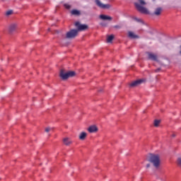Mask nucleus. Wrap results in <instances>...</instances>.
Wrapping results in <instances>:
<instances>
[{"instance_id":"39448f33","label":"nucleus","mask_w":181,"mask_h":181,"mask_svg":"<svg viewBox=\"0 0 181 181\" xmlns=\"http://www.w3.org/2000/svg\"><path fill=\"white\" fill-rule=\"evenodd\" d=\"M75 26L77 28L76 30L78 32H83L84 30H87L88 29V25L86 24H81L79 21H76L75 23Z\"/></svg>"},{"instance_id":"412c9836","label":"nucleus","mask_w":181,"mask_h":181,"mask_svg":"<svg viewBox=\"0 0 181 181\" xmlns=\"http://www.w3.org/2000/svg\"><path fill=\"white\" fill-rule=\"evenodd\" d=\"M13 13V11L12 10L8 11L6 13V16H11V15H12Z\"/></svg>"},{"instance_id":"2eb2a0df","label":"nucleus","mask_w":181,"mask_h":181,"mask_svg":"<svg viewBox=\"0 0 181 181\" xmlns=\"http://www.w3.org/2000/svg\"><path fill=\"white\" fill-rule=\"evenodd\" d=\"M86 138H87V133L86 132H82L79 135V139H81V141H84Z\"/></svg>"},{"instance_id":"f03ea898","label":"nucleus","mask_w":181,"mask_h":181,"mask_svg":"<svg viewBox=\"0 0 181 181\" xmlns=\"http://www.w3.org/2000/svg\"><path fill=\"white\" fill-rule=\"evenodd\" d=\"M139 3H134V6L139 12L141 13H144L145 15H149V11L144 6L146 5V2L144 0H138Z\"/></svg>"},{"instance_id":"423d86ee","label":"nucleus","mask_w":181,"mask_h":181,"mask_svg":"<svg viewBox=\"0 0 181 181\" xmlns=\"http://www.w3.org/2000/svg\"><path fill=\"white\" fill-rule=\"evenodd\" d=\"M142 83H145V79H137L136 81H132L129 84L130 88H134L135 87H139V86H141Z\"/></svg>"},{"instance_id":"4be33fe9","label":"nucleus","mask_w":181,"mask_h":181,"mask_svg":"<svg viewBox=\"0 0 181 181\" xmlns=\"http://www.w3.org/2000/svg\"><path fill=\"white\" fill-rule=\"evenodd\" d=\"M100 25L103 26V28H107L108 26V25L105 22L100 23Z\"/></svg>"},{"instance_id":"f3484780","label":"nucleus","mask_w":181,"mask_h":181,"mask_svg":"<svg viewBox=\"0 0 181 181\" xmlns=\"http://www.w3.org/2000/svg\"><path fill=\"white\" fill-rule=\"evenodd\" d=\"M131 18H132V19H133V21H135L138 23H142L143 25L144 24V21H142V19H141V18H138L135 16H131Z\"/></svg>"},{"instance_id":"20e7f679","label":"nucleus","mask_w":181,"mask_h":181,"mask_svg":"<svg viewBox=\"0 0 181 181\" xmlns=\"http://www.w3.org/2000/svg\"><path fill=\"white\" fill-rule=\"evenodd\" d=\"M78 35V30L77 29H71L66 33L65 39H74Z\"/></svg>"},{"instance_id":"bb28decb","label":"nucleus","mask_w":181,"mask_h":181,"mask_svg":"<svg viewBox=\"0 0 181 181\" xmlns=\"http://www.w3.org/2000/svg\"><path fill=\"white\" fill-rule=\"evenodd\" d=\"M54 33H57V34H59V30H55L54 31Z\"/></svg>"},{"instance_id":"1a4fd4ad","label":"nucleus","mask_w":181,"mask_h":181,"mask_svg":"<svg viewBox=\"0 0 181 181\" xmlns=\"http://www.w3.org/2000/svg\"><path fill=\"white\" fill-rule=\"evenodd\" d=\"M18 28V24L16 23H12L8 27V32L10 35H12L13 32L16 30V28Z\"/></svg>"},{"instance_id":"b1692460","label":"nucleus","mask_w":181,"mask_h":181,"mask_svg":"<svg viewBox=\"0 0 181 181\" xmlns=\"http://www.w3.org/2000/svg\"><path fill=\"white\" fill-rule=\"evenodd\" d=\"M114 28L115 29H121V25H115Z\"/></svg>"},{"instance_id":"6e6552de","label":"nucleus","mask_w":181,"mask_h":181,"mask_svg":"<svg viewBox=\"0 0 181 181\" xmlns=\"http://www.w3.org/2000/svg\"><path fill=\"white\" fill-rule=\"evenodd\" d=\"M88 131L90 134H94L98 132V127L95 124L91 125L88 128Z\"/></svg>"},{"instance_id":"a211bd4d","label":"nucleus","mask_w":181,"mask_h":181,"mask_svg":"<svg viewBox=\"0 0 181 181\" xmlns=\"http://www.w3.org/2000/svg\"><path fill=\"white\" fill-rule=\"evenodd\" d=\"M114 35H110L107 36V43H111L112 40H114Z\"/></svg>"},{"instance_id":"6ab92c4d","label":"nucleus","mask_w":181,"mask_h":181,"mask_svg":"<svg viewBox=\"0 0 181 181\" xmlns=\"http://www.w3.org/2000/svg\"><path fill=\"white\" fill-rule=\"evenodd\" d=\"M159 124H160V119H155L154 120V122H153L154 127L158 128V127H159Z\"/></svg>"},{"instance_id":"c85d7f7f","label":"nucleus","mask_w":181,"mask_h":181,"mask_svg":"<svg viewBox=\"0 0 181 181\" xmlns=\"http://www.w3.org/2000/svg\"><path fill=\"white\" fill-rule=\"evenodd\" d=\"M172 136H173V138H175V137L176 136V134H172Z\"/></svg>"},{"instance_id":"7c9ffc66","label":"nucleus","mask_w":181,"mask_h":181,"mask_svg":"<svg viewBox=\"0 0 181 181\" xmlns=\"http://www.w3.org/2000/svg\"><path fill=\"white\" fill-rule=\"evenodd\" d=\"M145 112H146V111L144 110V114H145Z\"/></svg>"},{"instance_id":"9b49d317","label":"nucleus","mask_w":181,"mask_h":181,"mask_svg":"<svg viewBox=\"0 0 181 181\" xmlns=\"http://www.w3.org/2000/svg\"><path fill=\"white\" fill-rule=\"evenodd\" d=\"M62 142H63L64 145H65L66 146H70V145H71V144H73V141L69 137L64 138L62 139Z\"/></svg>"},{"instance_id":"393cba45","label":"nucleus","mask_w":181,"mask_h":181,"mask_svg":"<svg viewBox=\"0 0 181 181\" xmlns=\"http://www.w3.org/2000/svg\"><path fill=\"white\" fill-rule=\"evenodd\" d=\"M50 132V127H47L45 129V132Z\"/></svg>"},{"instance_id":"5701e85b","label":"nucleus","mask_w":181,"mask_h":181,"mask_svg":"<svg viewBox=\"0 0 181 181\" xmlns=\"http://www.w3.org/2000/svg\"><path fill=\"white\" fill-rule=\"evenodd\" d=\"M64 8L66 9H71V6H70V5L67 4H64Z\"/></svg>"},{"instance_id":"aec40b11","label":"nucleus","mask_w":181,"mask_h":181,"mask_svg":"<svg viewBox=\"0 0 181 181\" xmlns=\"http://www.w3.org/2000/svg\"><path fill=\"white\" fill-rule=\"evenodd\" d=\"M176 164L178 168H180L181 169V157H178L176 160Z\"/></svg>"},{"instance_id":"7ed1b4c3","label":"nucleus","mask_w":181,"mask_h":181,"mask_svg":"<svg viewBox=\"0 0 181 181\" xmlns=\"http://www.w3.org/2000/svg\"><path fill=\"white\" fill-rule=\"evenodd\" d=\"M76 76V71H66V69H62L59 71V77L62 80H68L70 77H74Z\"/></svg>"},{"instance_id":"0eeeda50","label":"nucleus","mask_w":181,"mask_h":181,"mask_svg":"<svg viewBox=\"0 0 181 181\" xmlns=\"http://www.w3.org/2000/svg\"><path fill=\"white\" fill-rule=\"evenodd\" d=\"M95 4L98 6V8H100L101 9H110L111 6L110 4H104L101 3V1L100 0H95Z\"/></svg>"},{"instance_id":"dca6fc26","label":"nucleus","mask_w":181,"mask_h":181,"mask_svg":"<svg viewBox=\"0 0 181 181\" xmlns=\"http://www.w3.org/2000/svg\"><path fill=\"white\" fill-rule=\"evenodd\" d=\"M71 15H75L76 16H80V15H81V13L80 12V11L77 10V9H74L71 11Z\"/></svg>"},{"instance_id":"cd10ccee","label":"nucleus","mask_w":181,"mask_h":181,"mask_svg":"<svg viewBox=\"0 0 181 181\" xmlns=\"http://www.w3.org/2000/svg\"><path fill=\"white\" fill-rule=\"evenodd\" d=\"M146 168H151V164L148 163V164L146 165Z\"/></svg>"},{"instance_id":"ddd939ff","label":"nucleus","mask_w":181,"mask_h":181,"mask_svg":"<svg viewBox=\"0 0 181 181\" xmlns=\"http://www.w3.org/2000/svg\"><path fill=\"white\" fill-rule=\"evenodd\" d=\"M162 11H163L162 7H158L156 8L153 15H155L156 16H160V15L162 14Z\"/></svg>"},{"instance_id":"c756f323","label":"nucleus","mask_w":181,"mask_h":181,"mask_svg":"<svg viewBox=\"0 0 181 181\" xmlns=\"http://www.w3.org/2000/svg\"><path fill=\"white\" fill-rule=\"evenodd\" d=\"M101 91H103V89L98 90L99 93H101Z\"/></svg>"},{"instance_id":"9d476101","label":"nucleus","mask_w":181,"mask_h":181,"mask_svg":"<svg viewBox=\"0 0 181 181\" xmlns=\"http://www.w3.org/2000/svg\"><path fill=\"white\" fill-rule=\"evenodd\" d=\"M99 18L101 19V21H108L109 22H111V21H112V17L107 16L105 14H100L99 16Z\"/></svg>"},{"instance_id":"f8f14e48","label":"nucleus","mask_w":181,"mask_h":181,"mask_svg":"<svg viewBox=\"0 0 181 181\" xmlns=\"http://www.w3.org/2000/svg\"><path fill=\"white\" fill-rule=\"evenodd\" d=\"M146 54L148 56L149 60H153V62H158V57L156 55H155L149 52H146Z\"/></svg>"},{"instance_id":"f257e3e1","label":"nucleus","mask_w":181,"mask_h":181,"mask_svg":"<svg viewBox=\"0 0 181 181\" xmlns=\"http://www.w3.org/2000/svg\"><path fill=\"white\" fill-rule=\"evenodd\" d=\"M147 160L152 163L156 169L160 166V156L159 154L149 153L148 156H147Z\"/></svg>"},{"instance_id":"a878e982","label":"nucleus","mask_w":181,"mask_h":181,"mask_svg":"<svg viewBox=\"0 0 181 181\" xmlns=\"http://www.w3.org/2000/svg\"><path fill=\"white\" fill-rule=\"evenodd\" d=\"M159 71H160V68H158L157 69L155 70L156 73H158Z\"/></svg>"},{"instance_id":"4468645a","label":"nucleus","mask_w":181,"mask_h":181,"mask_svg":"<svg viewBox=\"0 0 181 181\" xmlns=\"http://www.w3.org/2000/svg\"><path fill=\"white\" fill-rule=\"evenodd\" d=\"M128 36L129 37H130V39H139V36L135 35L132 31L128 32Z\"/></svg>"}]
</instances>
